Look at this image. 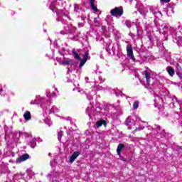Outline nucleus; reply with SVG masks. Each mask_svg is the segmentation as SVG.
<instances>
[{"label":"nucleus","mask_w":182,"mask_h":182,"mask_svg":"<svg viewBox=\"0 0 182 182\" xmlns=\"http://www.w3.org/2000/svg\"><path fill=\"white\" fill-rule=\"evenodd\" d=\"M143 75H144V77L146 79L147 85H150V79L151 77V75L147 70L144 71Z\"/></svg>","instance_id":"0eeeda50"},{"label":"nucleus","mask_w":182,"mask_h":182,"mask_svg":"<svg viewBox=\"0 0 182 182\" xmlns=\"http://www.w3.org/2000/svg\"><path fill=\"white\" fill-rule=\"evenodd\" d=\"M110 14L112 16L117 18V16H123L124 14V10L123 6L115 7L110 11Z\"/></svg>","instance_id":"f257e3e1"},{"label":"nucleus","mask_w":182,"mask_h":182,"mask_svg":"<svg viewBox=\"0 0 182 182\" xmlns=\"http://www.w3.org/2000/svg\"><path fill=\"white\" fill-rule=\"evenodd\" d=\"M144 129V127H136V128L133 131V133H136V132H141V130H143Z\"/></svg>","instance_id":"4468645a"},{"label":"nucleus","mask_w":182,"mask_h":182,"mask_svg":"<svg viewBox=\"0 0 182 182\" xmlns=\"http://www.w3.org/2000/svg\"><path fill=\"white\" fill-rule=\"evenodd\" d=\"M29 154H24L21 155L20 157L17 158L16 160V164H19V163H22L23 161H26V160H29Z\"/></svg>","instance_id":"7ed1b4c3"},{"label":"nucleus","mask_w":182,"mask_h":182,"mask_svg":"<svg viewBox=\"0 0 182 182\" xmlns=\"http://www.w3.org/2000/svg\"><path fill=\"white\" fill-rule=\"evenodd\" d=\"M122 160H123V161H126V159L124 158H122Z\"/></svg>","instance_id":"6ab92c4d"},{"label":"nucleus","mask_w":182,"mask_h":182,"mask_svg":"<svg viewBox=\"0 0 182 182\" xmlns=\"http://www.w3.org/2000/svg\"><path fill=\"white\" fill-rule=\"evenodd\" d=\"M127 56L130 58V59H132L133 62H136L134 54H133V46H132V45L127 46Z\"/></svg>","instance_id":"f03ea898"},{"label":"nucleus","mask_w":182,"mask_h":182,"mask_svg":"<svg viewBox=\"0 0 182 182\" xmlns=\"http://www.w3.org/2000/svg\"><path fill=\"white\" fill-rule=\"evenodd\" d=\"M72 53L75 59H76L77 60H80V61L82 60V57H80V55H79V53H77V52H76V50H73Z\"/></svg>","instance_id":"9b49d317"},{"label":"nucleus","mask_w":182,"mask_h":182,"mask_svg":"<svg viewBox=\"0 0 182 182\" xmlns=\"http://www.w3.org/2000/svg\"><path fill=\"white\" fill-rule=\"evenodd\" d=\"M95 126L97 127H102V126L106 127L107 126V122L105 119L99 120L95 123Z\"/></svg>","instance_id":"423d86ee"},{"label":"nucleus","mask_w":182,"mask_h":182,"mask_svg":"<svg viewBox=\"0 0 182 182\" xmlns=\"http://www.w3.org/2000/svg\"><path fill=\"white\" fill-rule=\"evenodd\" d=\"M139 107V101H135L133 104V109L135 110Z\"/></svg>","instance_id":"ddd939ff"},{"label":"nucleus","mask_w":182,"mask_h":182,"mask_svg":"<svg viewBox=\"0 0 182 182\" xmlns=\"http://www.w3.org/2000/svg\"><path fill=\"white\" fill-rule=\"evenodd\" d=\"M161 2H163L164 4H168L170 2V0H160Z\"/></svg>","instance_id":"f3484780"},{"label":"nucleus","mask_w":182,"mask_h":182,"mask_svg":"<svg viewBox=\"0 0 182 182\" xmlns=\"http://www.w3.org/2000/svg\"><path fill=\"white\" fill-rule=\"evenodd\" d=\"M91 8L93 11H95V12H99V9H97L95 4H92Z\"/></svg>","instance_id":"2eb2a0df"},{"label":"nucleus","mask_w":182,"mask_h":182,"mask_svg":"<svg viewBox=\"0 0 182 182\" xmlns=\"http://www.w3.org/2000/svg\"><path fill=\"white\" fill-rule=\"evenodd\" d=\"M124 147H126V146L124 144H119L117 148V153L118 154V156H121L122 155V151L123 150V149H124Z\"/></svg>","instance_id":"6e6552de"},{"label":"nucleus","mask_w":182,"mask_h":182,"mask_svg":"<svg viewBox=\"0 0 182 182\" xmlns=\"http://www.w3.org/2000/svg\"><path fill=\"white\" fill-rule=\"evenodd\" d=\"M87 59H90V57L89 56V52L86 51L84 54L82 59H81V61L80 63V68L85 66V64L86 63V62H87Z\"/></svg>","instance_id":"20e7f679"},{"label":"nucleus","mask_w":182,"mask_h":182,"mask_svg":"<svg viewBox=\"0 0 182 182\" xmlns=\"http://www.w3.org/2000/svg\"><path fill=\"white\" fill-rule=\"evenodd\" d=\"M79 156H80V152L75 151L70 157V163L72 164V163H73V161H75V160H76Z\"/></svg>","instance_id":"39448f33"},{"label":"nucleus","mask_w":182,"mask_h":182,"mask_svg":"<svg viewBox=\"0 0 182 182\" xmlns=\"http://www.w3.org/2000/svg\"><path fill=\"white\" fill-rule=\"evenodd\" d=\"M96 21H97V19H96V18H95L94 22H96Z\"/></svg>","instance_id":"aec40b11"},{"label":"nucleus","mask_w":182,"mask_h":182,"mask_svg":"<svg viewBox=\"0 0 182 182\" xmlns=\"http://www.w3.org/2000/svg\"><path fill=\"white\" fill-rule=\"evenodd\" d=\"M24 119L26 120V122H29V120H31L32 116L31 115V112L26 111L23 114Z\"/></svg>","instance_id":"9d476101"},{"label":"nucleus","mask_w":182,"mask_h":182,"mask_svg":"<svg viewBox=\"0 0 182 182\" xmlns=\"http://www.w3.org/2000/svg\"><path fill=\"white\" fill-rule=\"evenodd\" d=\"M167 72L169 75V76H174V73H176V71L174 70V68L173 67H169L168 69L167 70Z\"/></svg>","instance_id":"f8f14e48"},{"label":"nucleus","mask_w":182,"mask_h":182,"mask_svg":"<svg viewBox=\"0 0 182 182\" xmlns=\"http://www.w3.org/2000/svg\"><path fill=\"white\" fill-rule=\"evenodd\" d=\"M125 25H126V26H127V28H132V24L130 23V22L129 21H125Z\"/></svg>","instance_id":"dca6fc26"},{"label":"nucleus","mask_w":182,"mask_h":182,"mask_svg":"<svg viewBox=\"0 0 182 182\" xmlns=\"http://www.w3.org/2000/svg\"><path fill=\"white\" fill-rule=\"evenodd\" d=\"M61 65H63V66H68L69 65H75V60H73V59L65 60V61L61 62Z\"/></svg>","instance_id":"1a4fd4ad"},{"label":"nucleus","mask_w":182,"mask_h":182,"mask_svg":"<svg viewBox=\"0 0 182 182\" xmlns=\"http://www.w3.org/2000/svg\"><path fill=\"white\" fill-rule=\"evenodd\" d=\"M90 5H95V0H90Z\"/></svg>","instance_id":"a211bd4d"}]
</instances>
